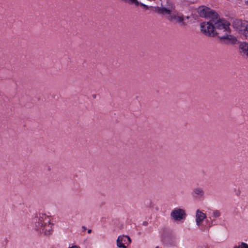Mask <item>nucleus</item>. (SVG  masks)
I'll return each instance as SVG.
<instances>
[{
	"instance_id": "obj_18",
	"label": "nucleus",
	"mask_w": 248,
	"mask_h": 248,
	"mask_svg": "<svg viewBox=\"0 0 248 248\" xmlns=\"http://www.w3.org/2000/svg\"><path fill=\"white\" fill-rule=\"evenodd\" d=\"M91 232H92V230H91V229H89V230H88V232L89 233H90Z\"/></svg>"
},
{
	"instance_id": "obj_3",
	"label": "nucleus",
	"mask_w": 248,
	"mask_h": 248,
	"mask_svg": "<svg viewBox=\"0 0 248 248\" xmlns=\"http://www.w3.org/2000/svg\"><path fill=\"white\" fill-rule=\"evenodd\" d=\"M154 8L155 11L160 15H170L174 11L175 6L172 0H167L165 4H161L160 7L156 6Z\"/></svg>"
},
{
	"instance_id": "obj_19",
	"label": "nucleus",
	"mask_w": 248,
	"mask_h": 248,
	"mask_svg": "<svg viewBox=\"0 0 248 248\" xmlns=\"http://www.w3.org/2000/svg\"><path fill=\"white\" fill-rule=\"evenodd\" d=\"M246 3L248 4V0L246 2Z\"/></svg>"
},
{
	"instance_id": "obj_2",
	"label": "nucleus",
	"mask_w": 248,
	"mask_h": 248,
	"mask_svg": "<svg viewBox=\"0 0 248 248\" xmlns=\"http://www.w3.org/2000/svg\"><path fill=\"white\" fill-rule=\"evenodd\" d=\"M32 222L34 229L38 232L46 235L52 233L53 224L51 222L50 216L40 213L33 219Z\"/></svg>"
},
{
	"instance_id": "obj_10",
	"label": "nucleus",
	"mask_w": 248,
	"mask_h": 248,
	"mask_svg": "<svg viewBox=\"0 0 248 248\" xmlns=\"http://www.w3.org/2000/svg\"><path fill=\"white\" fill-rule=\"evenodd\" d=\"M239 48L242 54L246 55L248 58V43L244 42L241 43L239 45Z\"/></svg>"
},
{
	"instance_id": "obj_13",
	"label": "nucleus",
	"mask_w": 248,
	"mask_h": 248,
	"mask_svg": "<svg viewBox=\"0 0 248 248\" xmlns=\"http://www.w3.org/2000/svg\"><path fill=\"white\" fill-rule=\"evenodd\" d=\"M123 1L125 2H129L131 3H134L136 6H138L139 4V2L138 0H122Z\"/></svg>"
},
{
	"instance_id": "obj_7",
	"label": "nucleus",
	"mask_w": 248,
	"mask_h": 248,
	"mask_svg": "<svg viewBox=\"0 0 248 248\" xmlns=\"http://www.w3.org/2000/svg\"><path fill=\"white\" fill-rule=\"evenodd\" d=\"M130 243L131 239L127 235L119 236L117 240V245L120 248H126V245Z\"/></svg>"
},
{
	"instance_id": "obj_14",
	"label": "nucleus",
	"mask_w": 248,
	"mask_h": 248,
	"mask_svg": "<svg viewBox=\"0 0 248 248\" xmlns=\"http://www.w3.org/2000/svg\"><path fill=\"white\" fill-rule=\"evenodd\" d=\"M233 248H248V245L244 242H242L240 246H235Z\"/></svg>"
},
{
	"instance_id": "obj_4",
	"label": "nucleus",
	"mask_w": 248,
	"mask_h": 248,
	"mask_svg": "<svg viewBox=\"0 0 248 248\" xmlns=\"http://www.w3.org/2000/svg\"><path fill=\"white\" fill-rule=\"evenodd\" d=\"M212 20L209 22H203L201 24V32L206 36L212 37L215 35V27Z\"/></svg>"
},
{
	"instance_id": "obj_5",
	"label": "nucleus",
	"mask_w": 248,
	"mask_h": 248,
	"mask_svg": "<svg viewBox=\"0 0 248 248\" xmlns=\"http://www.w3.org/2000/svg\"><path fill=\"white\" fill-rule=\"evenodd\" d=\"M233 26L245 37L248 39V22L246 21L236 19L233 21Z\"/></svg>"
},
{
	"instance_id": "obj_8",
	"label": "nucleus",
	"mask_w": 248,
	"mask_h": 248,
	"mask_svg": "<svg viewBox=\"0 0 248 248\" xmlns=\"http://www.w3.org/2000/svg\"><path fill=\"white\" fill-rule=\"evenodd\" d=\"M170 15L169 20L171 21H175L176 23H181L182 25H184V18L182 14L177 13L176 14L172 12Z\"/></svg>"
},
{
	"instance_id": "obj_12",
	"label": "nucleus",
	"mask_w": 248,
	"mask_h": 248,
	"mask_svg": "<svg viewBox=\"0 0 248 248\" xmlns=\"http://www.w3.org/2000/svg\"><path fill=\"white\" fill-rule=\"evenodd\" d=\"M209 217L210 219H212V218H217L220 216L221 214L219 210H211L208 212V214Z\"/></svg>"
},
{
	"instance_id": "obj_11",
	"label": "nucleus",
	"mask_w": 248,
	"mask_h": 248,
	"mask_svg": "<svg viewBox=\"0 0 248 248\" xmlns=\"http://www.w3.org/2000/svg\"><path fill=\"white\" fill-rule=\"evenodd\" d=\"M193 194L196 197L201 198H203L204 193L202 188L196 187L193 189Z\"/></svg>"
},
{
	"instance_id": "obj_1",
	"label": "nucleus",
	"mask_w": 248,
	"mask_h": 248,
	"mask_svg": "<svg viewBox=\"0 0 248 248\" xmlns=\"http://www.w3.org/2000/svg\"><path fill=\"white\" fill-rule=\"evenodd\" d=\"M200 16L202 17L212 19L215 23V35H217L220 40L226 44H234L237 39L235 37L230 34V23L224 19H218L217 14L214 10L207 7H201L198 9Z\"/></svg>"
},
{
	"instance_id": "obj_17",
	"label": "nucleus",
	"mask_w": 248,
	"mask_h": 248,
	"mask_svg": "<svg viewBox=\"0 0 248 248\" xmlns=\"http://www.w3.org/2000/svg\"><path fill=\"white\" fill-rule=\"evenodd\" d=\"M82 229L83 231H85L86 230V228L85 226H82Z\"/></svg>"
},
{
	"instance_id": "obj_16",
	"label": "nucleus",
	"mask_w": 248,
	"mask_h": 248,
	"mask_svg": "<svg viewBox=\"0 0 248 248\" xmlns=\"http://www.w3.org/2000/svg\"><path fill=\"white\" fill-rule=\"evenodd\" d=\"M69 248H80L78 246L75 245V246H73L72 247H70Z\"/></svg>"
},
{
	"instance_id": "obj_6",
	"label": "nucleus",
	"mask_w": 248,
	"mask_h": 248,
	"mask_svg": "<svg viewBox=\"0 0 248 248\" xmlns=\"http://www.w3.org/2000/svg\"><path fill=\"white\" fill-rule=\"evenodd\" d=\"M170 216L174 220L180 221L185 218L186 214L184 209L175 208L171 212Z\"/></svg>"
},
{
	"instance_id": "obj_15",
	"label": "nucleus",
	"mask_w": 248,
	"mask_h": 248,
	"mask_svg": "<svg viewBox=\"0 0 248 248\" xmlns=\"http://www.w3.org/2000/svg\"><path fill=\"white\" fill-rule=\"evenodd\" d=\"M139 5H140V6L142 7L145 10H148L149 9V6L148 5H145L141 2H139Z\"/></svg>"
},
{
	"instance_id": "obj_9",
	"label": "nucleus",
	"mask_w": 248,
	"mask_h": 248,
	"mask_svg": "<svg viewBox=\"0 0 248 248\" xmlns=\"http://www.w3.org/2000/svg\"><path fill=\"white\" fill-rule=\"evenodd\" d=\"M206 215L202 211L198 210L196 215V221L198 226H200L202 221L206 218Z\"/></svg>"
}]
</instances>
